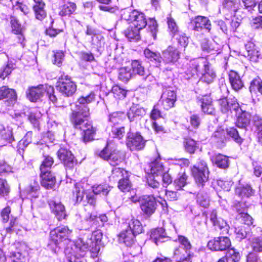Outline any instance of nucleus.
Wrapping results in <instances>:
<instances>
[{
    "label": "nucleus",
    "instance_id": "obj_1",
    "mask_svg": "<svg viewBox=\"0 0 262 262\" xmlns=\"http://www.w3.org/2000/svg\"><path fill=\"white\" fill-rule=\"evenodd\" d=\"M95 94L91 92L88 95L80 97L77 101L78 104L75 105V108H72L70 115V120L74 127L82 130L83 141L89 142L94 139L95 129L89 121L87 118L90 115L88 104L94 101Z\"/></svg>",
    "mask_w": 262,
    "mask_h": 262
},
{
    "label": "nucleus",
    "instance_id": "obj_2",
    "mask_svg": "<svg viewBox=\"0 0 262 262\" xmlns=\"http://www.w3.org/2000/svg\"><path fill=\"white\" fill-rule=\"evenodd\" d=\"M121 18L132 23L133 26L142 30L146 26L154 39L157 38L158 24L154 18H150L147 22L145 14L137 10L125 9L121 13Z\"/></svg>",
    "mask_w": 262,
    "mask_h": 262
},
{
    "label": "nucleus",
    "instance_id": "obj_3",
    "mask_svg": "<svg viewBox=\"0 0 262 262\" xmlns=\"http://www.w3.org/2000/svg\"><path fill=\"white\" fill-rule=\"evenodd\" d=\"M127 228L123 230L119 235V241L127 246H131L134 243L136 235L142 232L143 228L140 221L134 218L127 223Z\"/></svg>",
    "mask_w": 262,
    "mask_h": 262
},
{
    "label": "nucleus",
    "instance_id": "obj_4",
    "mask_svg": "<svg viewBox=\"0 0 262 262\" xmlns=\"http://www.w3.org/2000/svg\"><path fill=\"white\" fill-rule=\"evenodd\" d=\"M56 88L60 93L66 97L72 96L77 90L75 82L67 75H62L59 77Z\"/></svg>",
    "mask_w": 262,
    "mask_h": 262
},
{
    "label": "nucleus",
    "instance_id": "obj_5",
    "mask_svg": "<svg viewBox=\"0 0 262 262\" xmlns=\"http://www.w3.org/2000/svg\"><path fill=\"white\" fill-rule=\"evenodd\" d=\"M72 230L70 229L68 226H62L57 227L50 232V244H54L58 246L61 243L69 239Z\"/></svg>",
    "mask_w": 262,
    "mask_h": 262
},
{
    "label": "nucleus",
    "instance_id": "obj_6",
    "mask_svg": "<svg viewBox=\"0 0 262 262\" xmlns=\"http://www.w3.org/2000/svg\"><path fill=\"white\" fill-rule=\"evenodd\" d=\"M191 171L196 183L203 186L209 177V172L206 163L203 160H200L193 166Z\"/></svg>",
    "mask_w": 262,
    "mask_h": 262
},
{
    "label": "nucleus",
    "instance_id": "obj_7",
    "mask_svg": "<svg viewBox=\"0 0 262 262\" xmlns=\"http://www.w3.org/2000/svg\"><path fill=\"white\" fill-rule=\"evenodd\" d=\"M99 155L101 158L108 161L114 167L119 165L123 161L121 153L116 149L113 150L108 144L100 151Z\"/></svg>",
    "mask_w": 262,
    "mask_h": 262
},
{
    "label": "nucleus",
    "instance_id": "obj_8",
    "mask_svg": "<svg viewBox=\"0 0 262 262\" xmlns=\"http://www.w3.org/2000/svg\"><path fill=\"white\" fill-rule=\"evenodd\" d=\"M72 252L75 253V251L84 252L86 250H90L93 257H97L100 250V244L97 243L91 242V240H87L84 242L82 239H78L75 244L73 245Z\"/></svg>",
    "mask_w": 262,
    "mask_h": 262
},
{
    "label": "nucleus",
    "instance_id": "obj_9",
    "mask_svg": "<svg viewBox=\"0 0 262 262\" xmlns=\"http://www.w3.org/2000/svg\"><path fill=\"white\" fill-rule=\"evenodd\" d=\"M23 134V129L20 127H17L15 132L13 128L10 126H4L0 124V137L1 140L6 144L11 143L15 140V138L18 139Z\"/></svg>",
    "mask_w": 262,
    "mask_h": 262
},
{
    "label": "nucleus",
    "instance_id": "obj_10",
    "mask_svg": "<svg viewBox=\"0 0 262 262\" xmlns=\"http://www.w3.org/2000/svg\"><path fill=\"white\" fill-rule=\"evenodd\" d=\"M52 92V86L48 84H40L30 88L27 91L28 99L32 102H36L46 93Z\"/></svg>",
    "mask_w": 262,
    "mask_h": 262
},
{
    "label": "nucleus",
    "instance_id": "obj_11",
    "mask_svg": "<svg viewBox=\"0 0 262 262\" xmlns=\"http://www.w3.org/2000/svg\"><path fill=\"white\" fill-rule=\"evenodd\" d=\"M231 246L230 238L227 236L214 237L208 243L209 249L215 251H223L228 250Z\"/></svg>",
    "mask_w": 262,
    "mask_h": 262
},
{
    "label": "nucleus",
    "instance_id": "obj_12",
    "mask_svg": "<svg viewBox=\"0 0 262 262\" xmlns=\"http://www.w3.org/2000/svg\"><path fill=\"white\" fill-rule=\"evenodd\" d=\"M157 204L153 195L143 196L140 200V208L147 216L154 214L157 209Z\"/></svg>",
    "mask_w": 262,
    "mask_h": 262
},
{
    "label": "nucleus",
    "instance_id": "obj_13",
    "mask_svg": "<svg viewBox=\"0 0 262 262\" xmlns=\"http://www.w3.org/2000/svg\"><path fill=\"white\" fill-rule=\"evenodd\" d=\"M145 140L138 133L127 134L126 145L130 150H141L145 146Z\"/></svg>",
    "mask_w": 262,
    "mask_h": 262
},
{
    "label": "nucleus",
    "instance_id": "obj_14",
    "mask_svg": "<svg viewBox=\"0 0 262 262\" xmlns=\"http://www.w3.org/2000/svg\"><path fill=\"white\" fill-rule=\"evenodd\" d=\"M219 103L220 106L221 111L223 113H227L229 111H234L235 112L242 111L237 99L235 97L229 98L224 97L221 98L219 100Z\"/></svg>",
    "mask_w": 262,
    "mask_h": 262
},
{
    "label": "nucleus",
    "instance_id": "obj_15",
    "mask_svg": "<svg viewBox=\"0 0 262 262\" xmlns=\"http://www.w3.org/2000/svg\"><path fill=\"white\" fill-rule=\"evenodd\" d=\"M58 157L63 162L67 170L72 169L76 164L74 155L66 148H60L57 152Z\"/></svg>",
    "mask_w": 262,
    "mask_h": 262
},
{
    "label": "nucleus",
    "instance_id": "obj_16",
    "mask_svg": "<svg viewBox=\"0 0 262 262\" xmlns=\"http://www.w3.org/2000/svg\"><path fill=\"white\" fill-rule=\"evenodd\" d=\"M50 208L58 221L66 219L68 215L64 206L59 201L51 200L48 202Z\"/></svg>",
    "mask_w": 262,
    "mask_h": 262
},
{
    "label": "nucleus",
    "instance_id": "obj_17",
    "mask_svg": "<svg viewBox=\"0 0 262 262\" xmlns=\"http://www.w3.org/2000/svg\"><path fill=\"white\" fill-rule=\"evenodd\" d=\"M210 220L216 230H219L221 233H228L230 227L227 223L222 219L219 217L216 210H213L210 215Z\"/></svg>",
    "mask_w": 262,
    "mask_h": 262
},
{
    "label": "nucleus",
    "instance_id": "obj_18",
    "mask_svg": "<svg viewBox=\"0 0 262 262\" xmlns=\"http://www.w3.org/2000/svg\"><path fill=\"white\" fill-rule=\"evenodd\" d=\"M207 61L202 58L193 59L190 61L189 68L187 71V74L192 76L195 75L201 74V69L205 67Z\"/></svg>",
    "mask_w": 262,
    "mask_h": 262
},
{
    "label": "nucleus",
    "instance_id": "obj_19",
    "mask_svg": "<svg viewBox=\"0 0 262 262\" xmlns=\"http://www.w3.org/2000/svg\"><path fill=\"white\" fill-rule=\"evenodd\" d=\"M176 94L174 91L166 89L162 93L160 101L165 110H168L173 107L176 101Z\"/></svg>",
    "mask_w": 262,
    "mask_h": 262
},
{
    "label": "nucleus",
    "instance_id": "obj_20",
    "mask_svg": "<svg viewBox=\"0 0 262 262\" xmlns=\"http://www.w3.org/2000/svg\"><path fill=\"white\" fill-rule=\"evenodd\" d=\"M4 99H6L5 102L7 106L13 105L16 100L15 91L5 86L0 88V100Z\"/></svg>",
    "mask_w": 262,
    "mask_h": 262
},
{
    "label": "nucleus",
    "instance_id": "obj_21",
    "mask_svg": "<svg viewBox=\"0 0 262 262\" xmlns=\"http://www.w3.org/2000/svg\"><path fill=\"white\" fill-rule=\"evenodd\" d=\"M180 58V52L174 47L169 46L162 52V59L165 63H174Z\"/></svg>",
    "mask_w": 262,
    "mask_h": 262
},
{
    "label": "nucleus",
    "instance_id": "obj_22",
    "mask_svg": "<svg viewBox=\"0 0 262 262\" xmlns=\"http://www.w3.org/2000/svg\"><path fill=\"white\" fill-rule=\"evenodd\" d=\"M192 256L190 251L186 250L182 246L175 248L173 255V258L178 262H191Z\"/></svg>",
    "mask_w": 262,
    "mask_h": 262
},
{
    "label": "nucleus",
    "instance_id": "obj_23",
    "mask_svg": "<svg viewBox=\"0 0 262 262\" xmlns=\"http://www.w3.org/2000/svg\"><path fill=\"white\" fill-rule=\"evenodd\" d=\"M191 24L193 26V29L196 31H201L203 28L210 31L211 23L209 19L205 16H198L191 20Z\"/></svg>",
    "mask_w": 262,
    "mask_h": 262
},
{
    "label": "nucleus",
    "instance_id": "obj_24",
    "mask_svg": "<svg viewBox=\"0 0 262 262\" xmlns=\"http://www.w3.org/2000/svg\"><path fill=\"white\" fill-rule=\"evenodd\" d=\"M198 99L201 103L202 110L204 113L209 115L214 114V108L212 104V99L209 95L199 96Z\"/></svg>",
    "mask_w": 262,
    "mask_h": 262
},
{
    "label": "nucleus",
    "instance_id": "obj_25",
    "mask_svg": "<svg viewBox=\"0 0 262 262\" xmlns=\"http://www.w3.org/2000/svg\"><path fill=\"white\" fill-rule=\"evenodd\" d=\"M40 177L41 178V184L42 187L47 189L54 188L56 183V178L51 170L40 171Z\"/></svg>",
    "mask_w": 262,
    "mask_h": 262
},
{
    "label": "nucleus",
    "instance_id": "obj_26",
    "mask_svg": "<svg viewBox=\"0 0 262 262\" xmlns=\"http://www.w3.org/2000/svg\"><path fill=\"white\" fill-rule=\"evenodd\" d=\"M150 238L157 245L167 241L168 239V237L166 235L165 230L163 228L152 230L151 232Z\"/></svg>",
    "mask_w": 262,
    "mask_h": 262
},
{
    "label": "nucleus",
    "instance_id": "obj_27",
    "mask_svg": "<svg viewBox=\"0 0 262 262\" xmlns=\"http://www.w3.org/2000/svg\"><path fill=\"white\" fill-rule=\"evenodd\" d=\"M145 171L148 174L155 176L157 177L162 174L164 171L163 165L158 160H155L149 164L145 167Z\"/></svg>",
    "mask_w": 262,
    "mask_h": 262
},
{
    "label": "nucleus",
    "instance_id": "obj_28",
    "mask_svg": "<svg viewBox=\"0 0 262 262\" xmlns=\"http://www.w3.org/2000/svg\"><path fill=\"white\" fill-rule=\"evenodd\" d=\"M211 160L213 164L220 168L226 169L229 165L228 157L220 154L212 156L211 157Z\"/></svg>",
    "mask_w": 262,
    "mask_h": 262
},
{
    "label": "nucleus",
    "instance_id": "obj_29",
    "mask_svg": "<svg viewBox=\"0 0 262 262\" xmlns=\"http://www.w3.org/2000/svg\"><path fill=\"white\" fill-rule=\"evenodd\" d=\"M201 74H202L201 80L207 84L212 83L216 77L214 71L210 68L208 62L203 69V71Z\"/></svg>",
    "mask_w": 262,
    "mask_h": 262
},
{
    "label": "nucleus",
    "instance_id": "obj_30",
    "mask_svg": "<svg viewBox=\"0 0 262 262\" xmlns=\"http://www.w3.org/2000/svg\"><path fill=\"white\" fill-rule=\"evenodd\" d=\"M229 79L232 88L236 91L241 89L244 86L239 75L234 71H231L229 72Z\"/></svg>",
    "mask_w": 262,
    "mask_h": 262
},
{
    "label": "nucleus",
    "instance_id": "obj_31",
    "mask_svg": "<svg viewBox=\"0 0 262 262\" xmlns=\"http://www.w3.org/2000/svg\"><path fill=\"white\" fill-rule=\"evenodd\" d=\"M33 1L35 4L33 6V10L36 18L38 20H41L46 16V12L44 9L45 4L42 0Z\"/></svg>",
    "mask_w": 262,
    "mask_h": 262
},
{
    "label": "nucleus",
    "instance_id": "obj_32",
    "mask_svg": "<svg viewBox=\"0 0 262 262\" xmlns=\"http://www.w3.org/2000/svg\"><path fill=\"white\" fill-rule=\"evenodd\" d=\"M241 111L242 113L237 117L236 125L238 128H246L250 124L251 115L247 112Z\"/></svg>",
    "mask_w": 262,
    "mask_h": 262
},
{
    "label": "nucleus",
    "instance_id": "obj_33",
    "mask_svg": "<svg viewBox=\"0 0 262 262\" xmlns=\"http://www.w3.org/2000/svg\"><path fill=\"white\" fill-rule=\"evenodd\" d=\"M132 70L133 75H138L143 77V79L145 80L148 76L147 72L144 70L140 62L138 60H134L132 62Z\"/></svg>",
    "mask_w": 262,
    "mask_h": 262
},
{
    "label": "nucleus",
    "instance_id": "obj_34",
    "mask_svg": "<svg viewBox=\"0 0 262 262\" xmlns=\"http://www.w3.org/2000/svg\"><path fill=\"white\" fill-rule=\"evenodd\" d=\"M145 114V111L138 105H133L129 108L127 116L130 122L136 120L138 118L141 117Z\"/></svg>",
    "mask_w": 262,
    "mask_h": 262
},
{
    "label": "nucleus",
    "instance_id": "obj_35",
    "mask_svg": "<svg viewBox=\"0 0 262 262\" xmlns=\"http://www.w3.org/2000/svg\"><path fill=\"white\" fill-rule=\"evenodd\" d=\"M212 140L216 143L219 147H222L225 145L226 141L225 132L223 129L215 131L211 137Z\"/></svg>",
    "mask_w": 262,
    "mask_h": 262
},
{
    "label": "nucleus",
    "instance_id": "obj_36",
    "mask_svg": "<svg viewBox=\"0 0 262 262\" xmlns=\"http://www.w3.org/2000/svg\"><path fill=\"white\" fill-rule=\"evenodd\" d=\"M76 4L72 2H67L60 7L59 15L64 16H70L76 10Z\"/></svg>",
    "mask_w": 262,
    "mask_h": 262
},
{
    "label": "nucleus",
    "instance_id": "obj_37",
    "mask_svg": "<svg viewBox=\"0 0 262 262\" xmlns=\"http://www.w3.org/2000/svg\"><path fill=\"white\" fill-rule=\"evenodd\" d=\"M235 193L239 196L244 198L250 197L253 194L254 191L250 185L246 184L237 187L235 189Z\"/></svg>",
    "mask_w": 262,
    "mask_h": 262
},
{
    "label": "nucleus",
    "instance_id": "obj_38",
    "mask_svg": "<svg viewBox=\"0 0 262 262\" xmlns=\"http://www.w3.org/2000/svg\"><path fill=\"white\" fill-rule=\"evenodd\" d=\"M145 57L151 61H154L157 66H159L162 60V56L157 52H154L150 49L146 48L144 51Z\"/></svg>",
    "mask_w": 262,
    "mask_h": 262
},
{
    "label": "nucleus",
    "instance_id": "obj_39",
    "mask_svg": "<svg viewBox=\"0 0 262 262\" xmlns=\"http://www.w3.org/2000/svg\"><path fill=\"white\" fill-rule=\"evenodd\" d=\"M125 118V114L121 112H114L108 116V122L110 126H117Z\"/></svg>",
    "mask_w": 262,
    "mask_h": 262
},
{
    "label": "nucleus",
    "instance_id": "obj_40",
    "mask_svg": "<svg viewBox=\"0 0 262 262\" xmlns=\"http://www.w3.org/2000/svg\"><path fill=\"white\" fill-rule=\"evenodd\" d=\"M85 192V189L84 188V183L80 182L75 185V189L73 193L77 202H80L83 200Z\"/></svg>",
    "mask_w": 262,
    "mask_h": 262
},
{
    "label": "nucleus",
    "instance_id": "obj_41",
    "mask_svg": "<svg viewBox=\"0 0 262 262\" xmlns=\"http://www.w3.org/2000/svg\"><path fill=\"white\" fill-rule=\"evenodd\" d=\"M141 30L132 26L127 29L125 31V36L130 40H138L140 38L139 32Z\"/></svg>",
    "mask_w": 262,
    "mask_h": 262
},
{
    "label": "nucleus",
    "instance_id": "obj_42",
    "mask_svg": "<svg viewBox=\"0 0 262 262\" xmlns=\"http://www.w3.org/2000/svg\"><path fill=\"white\" fill-rule=\"evenodd\" d=\"M197 204L201 207L206 208L210 204V200L207 194L204 192L200 191L196 195Z\"/></svg>",
    "mask_w": 262,
    "mask_h": 262
},
{
    "label": "nucleus",
    "instance_id": "obj_43",
    "mask_svg": "<svg viewBox=\"0 0 262 262\" xmlns=\"http://www.w3.org/2000/svg\"><path fill=\"white\" fill-rule=\"evenodd\" d=\"M167 23L168 25V30L172 37L177 35V33L179 32L178 27L174 19L171 17L169 14L167 17Z\"/></svg>",
    "mask_w": 262,
    "mask_h": 262
},
{
    "label": "nucleus",
    "instance_id": "obj_44",
    "mask_svg": "<svg viewBox=\"0 0 262 262\" xmlns=\"http://www.w3.org/2000/svg\"><path fill=\"white\" fill-rule=\"evenodd\" d=\"M224 256L229 262H238L241 259L240 253L234 248L228 250Z\"/></svg>",
    "mask_w": 262,
    "mask_h": 262
},
{
    "label": "nucleus",
    "instance_id": "obj_45",
    "mask_svg": "<svg viewBox=\"0 0 262 262\" xmlns=\"http://www.w3.org/2000/svg\"><path fill=\"white\" fill-rule=\"evenodd\" d=\"M94 193L106 195L111 190L110 187L107 184L94 185L92 187Z\"/></svg>",
    "mask_w": 262,
    "mask_h": 262
},
{
    "label": "nucleus",
    "instance_id": "obj_46",
    "mask_svg": "<svg viewBox=\"0 0 262 262\" xmlns=\"http://www.w3.org/2000/svg\"><path fill=\"white\" fill-rule=\"evenodd\" d=\"M54 163L53 158L50 156H45L44 159L40 166V171L50 170Z\"/></svg>",
    "mask_w": 262,
    "mask_h": 262
},
{
    "label": "nucleus",
    "instance_id": "obj_47",
    "mask_svg": "<svg viewBox=\"0 0 262 262\" xmlns=\"http://www.w3.org/2000/svg\"><path fill=\"white\" fill-rule=\"evenodd\" d=\"M147 183L149 186L155 189L153 192V195L158 197L159 191L157 190L160 186V183L157 179H156L155 176L153 175L148 174L147 178Z\"/></svg>",
    "mask_w": 262,
    "mask_h": 262
},
{
    "label": "nucleus",
    "instance_id": "obj_48",
    "mask_svg": "<svg viewBox=\"0 0 262 262\" xmlns=\"http://www.w3.org/2000/svg\"><path fill=\"white\" fill-rule=\"evenodd\" d=\"M132 75L130 69L126 67L122 68L119 69L118 78L123 82H127L130 79Z\"/></svg>",
    "mask_w": 262,
    "mask_h": 262
},
{
    "label": "nucleus",
    "instance_id": "obj_49",
    "mask_svg": "<svg viewBox=\"0 0 262 262\" xmlns=\"http://www.w3.org/2000/svg\"><path fill=\"white\" fill-rule=\"evenodd\" d=\"M249 90L251 93L258 91L262 94V79L259 78L254 79L251 82Z\"/></svg>",
    "mask_w": 262,
    "mask_h": 262
},
{
    "label": "nucleus",
    "instance_id": "obj_50",
    "mask_svg": "<svg viewBox=\"0 0 262 262\" xmlns=\"http://www.w3.org/2000/svg\"><path fill=\"white\" fill-rule=\"evenodd\" d=\"M111 133L114 138L118 139H122L125 135V129L124 126H112Z\"/></svg>",
    "mask_w": 262,
    "mask_h": 262
},
{
    "label": "nucleus",
    "instance_id": "obj_51",
    "mask_svg": "<svg viewBox=\"0 0 262 262\" xmlns=\"http://www.w3.org/2000/svg\"><path fill=\"white\" fill-rule=\"evenodd\" d=\"M227 134L231 137L235 142L239 144L243 142V139L239 136L237 129L234 127H230L226 129Z\"/></svg>",
    "mask_w": 262,
    "mask_h": 262
},
{
    "label": "nucleus",
    "instance_id": "obj_52",
    "mask_svg": "<svg viewBox=\"0 0 262 262\" xmlns=\"http://www.w3.org/2000/svg\"><path fill=\"white\" fill-rule=\"evenodd\" d=\"M32 132H27L24 137L19 141L18 147L19 149H24L32 142Z\"/></svg>",
    "mask_w": 262,
    "mask_h": 262
},
{
    "label": "nucleus",
    "instance_id": "obj_53",
    "mask_svg": "<svg viewBox=\"0 0 262 262\" xmlns=\"http://www.w3.org/2000/svg\"><path fill=\"white\" fill-rule=\"evenodd\" d=\"M187 179V176L185 172L179 173L178 178L174 181V184L177 189H180L184 187L186 184Z\"/></svg>",
    "mask_w": 262,
    "mask_h": 262
},
{
    "label": "nucleus",
    "instance_id": "obj_54",
    "mask_svg": "<svg viewBox=\"0 0 262 262\" xmlns=\"http://www.w3.org/2000/svg\"><path fill=\"white\" fill-rule=\"evenodd\" d=\"M225 7L231 11L235 12L238 9L240 0H225Z\"/></svg>",
    "mask_w": 262,
    "mask_h": 262
},
{
    "label": "nucleus",
    "instance_id": "obj_55",
    "mask_svg": "<svg viewBox=\"0 0 262 262\" xmlns=\"http://www.w3.org/2000/svg\"><path fill=\"white\" fill-rule=\"evenodd\" d=\"M251 246L254 251L262 252V234L252 238Z\"/></svg>",
    "mask_w": 262,
    "mask_h": 262
},
{
    "label": "nucleus",
    "instance_id": "obj_56",
    "mask_svg": "<svg viewBox=\"0 0 262 262\" xmlns=\"http://www.w3.org/2000/svg\"><path fill=\"white\" fill-rule=\"evenodd\" d=\"M118 187L122 191H129L130 188V183L128 179V176L124 178H121L119 182Z\"/></svg>",
    "mask_w": 262,
    "mask_h": 262
},
{
    "label": "nucleus",
    "instance_id": "obj_57",
    "mask_svg": "<svg viewBox=\"0 0 262 262\" xmlns=\"http://www.w3.org/2000/svg\"><path fill=\"white\" fill-rule=\"evenodd\" d=\"M98 2L105 5H101L99 6V8L103 11L109 12L114 13L116 10L115 7H113L108 6V5L111 2V0H96Z\"/></svg>",
    "mask_w": 262,
    "mask_h": 262
},
{
    "label": "nucleus",
    "instance_id": "obj_58",
    "mask_svg": "<svg viewBox=\"0 0 262 262\" xmlns=\"http://www.w3.org/2000/svg\"><path fill=\"white\" fill-rule=\"evenodd\" d=\"M184 146L186 151L190 154H193L196 148V142L192 139H187L185 140Z\"/></svg>",
    "mask_w": 262,
    "mask_h": 262
},
{
    "label": "nucleus",
    "instance_id": "obj_59",
    "mask_svg": "<svg viewBox=\"0 0 262 262\" xmlns=\"http://www.w3.org/2000/svg\"><path fill=\"white\" fill-rule=\"evenodd\" d=\"M128 176L127 172L123 168L120 167H115L112 170V176L111 178H124Z\"/></svg>",
    "mask_w": 262,
    "mask_h": 262
},
{
    "label": "nucleus",
    "instance_id": "obj_60",
    "mask_svg": "<svg viewBox=\"0 0 262 262\" xmlns=\"http://www.w3.org/2000/svg\"><path fill=\"white\" fill-rule=\"evenodd\" d=\"M14 69V64L11 62H9L1 70L0 77L4 79L11 73Z\"/></svg>",
    "mask_w": 262,
    "mask_h": 262
},
{
    "label": "nucleus",
    "instance_id": "obj_61",
    "mask_svg": "<svg viewBox=\"0 0 262 262\" xmlns=\"http://www.w3.org/2000/svg\"><path fill=\"white\" fill-rule=\"evenodd\" d=\"M10 192V187L7 182L4 179H0V194L7 196Z\"/></svg>",
    "mask_w": 262,
    "mask_h": 262
},
{
    "label": "nucleus",
    "instance_id": "obj_62",
    "mask_svg": "<svg viewBox=\"0 0 262 262\" xmlns=\"http://www.w3.org/2000/svg\"><path fill=\"white\" fill-rule=\"evenodd\" d=\"M178 240L180 244L179 246H182L183 248H184L186 250L190 251L192 246L187 237L180 235L178 236Z\"/></svg>",
    "mask_w": 262,
    "mask_h": 262
},
{
    "label": "nucleus",
    "instance_id": "obj_63",
    "mask_svg": "<svg viewBox=\"0 0 262 262\" xmlns=\"http://www.w3.org/2000/svg\"><path fill=\"white\" fill-rule=\"evenodd\" d=\"M64 55L62 51H56L54 54V59L53 63L57 65L58 67H60L62 62L64 59Z\"/></svg>",
    "mask_w": 262,
    "mask_h": 262
},
{
    "label": "nucleus",
    "instance_id": "obj_64",
    "mask_svg": "<svg viewBox=\"0 0 262 262\" xmlns=\"http://www.w3.org/2000/svg\"><path fill=\"white\" fill-rule=\"evenodd\" d=\"M217 185L225 191H228L230 190L233 182L231 180L224 181L223 180H218L216 181Z\"/></svg>",
    "mask_w": 262,
    "mask_h": 262
}]
</instances>
